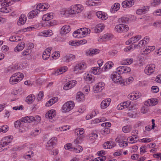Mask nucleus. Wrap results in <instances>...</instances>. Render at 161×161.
<instances>
[{"instance_id": "c9c22d12", "label": "nucleus", "mask_w": 161, "mask_h": 161, "mask_svg": "<svg viewBox=\"0 0 161 161\" xmlns=\"http://www.w3.org/2000/svg\"><path fill=\"white\" fill-rule=\"evenodd\" d=\"M35 98V97L32 95H29L26 99V101L27 102L32 103Z\"/></svg>"}, {"instance_id": "f704fd0d", "label": "nucleus", "mask_w": 161, "mask_h": 161, "mask_svg": "<svg viewBox=\"0 0 161 161\" xmlns=\"http://www.w3.org/2000/svg\"><path fill=\"white\" fill-rule=\"evenodd\" d=\"M141 38V36L140 35H138L135 37H132L130 38L131 41V44H133L137 42L138 40H140Z\"/></svg>"}, {"instance_id": "7c9ffc66", "label": "nucleus", "mask_w": 161, "mask_h": 161, "mask_svg": "<svg viewBox=\"0 0 161 161\" xmlns=\"http://www.w3.org/2000/svg\"><path fill=\"white\" fill-rule=\"evenodd\" d=\"M120 5L119 3H115L114 6L112 7L110 10L111 12L112 13H114L115 11L118 10L120 8Z\"/></svg>"}, {"instance_id": "9b49d317", "label": "nucleus", "mask_w": 161, "mask_h": 161, "mask_svg": "<svg viewBox=\"0 0 161 161\" xmlns=\"http://www.w3.org/2000/svg\"><path fill=\"white\" fill-rule=\"evenodd\" d=\"M49 7V5L47 3H45L43 4L40 3L36 6V9L37 11H43L47 9Z\"/></svg>"}, {"instance_id": "f3484780", "label": "nucleus", "mask_w": 161, "mask_h": 161, "mask_svg": "<svg viewBox=\"0 0 161 161\" xmlns=\"http://www.w3.org/2000/svg\"><path fill=\"white\" fill-rule=\"evenodd\" d=\"M158 103V101L156 99H148L145 103V105L147 106H153L157 104Z\"/></svg>"}, {"instance_id": "a19ab883", "label": "nucleus", "mask_w": 161, "mask_h": 161, "mask_svg": "<svg viewBox=\"0 0 161 161\" xmlns=\"http://www.w3.org/2000/svg\"><path fill=\"white\" fill-rule=\"evenodd\" d=\"M86 4L89 6H96L97 3L94 0H89L86 1Z\"/></svg>"}, {"instance_id": "13d9d810", "label": "nucleus", "mask_w": 161, "mask_h": 161, "mask_svg": "<svg viewBox=\"0 0 161 161\" xmlns=\"http://www.w3.org/2000/svg\"><path fill=\"white\" fill-rule=\"evenodd\" d=\"M24 107L23 105H21L19 106H15L13 107V109L15 110H19L20 109L22 110L23 109Z\"/></svg>"}, {"instance_id": "7ed1b4c3", "label": "nucleus", "mask_w": 161, "mask_h": 161, "mask_svg": "<svg viewBox=\"0 0 161 161\" xmlns=\"http://www.w3.org/2000/svg\"><path fill=\"white\" fill-rule=\"evenodd\" d=\"M24 77V75L20 72L16 73L10 77L9 82L11 84H15L20 81Z\"/></svg>"}, {"instance_id": "f03ea898", "label": "nucleus", "mask_w": 161, "mask_h": 161, "mask_svg": "<svg viewBox=\"0 0 161 161\" xmlns=\"http://www.w3.org/2000/svg\"><path fill=\"white\" fill-rule=\"evenodd\" d=\"M90 30L87 28H81L75 31L73 34V36L75 37L80 38L84 36V35L89 34Z\"/></svg>"}, {"instance_id": "cd10ccee", "label": "nucleus", "mask_w": 161, "mask_h": 161, "mask_svg": "<svg viewBox=\"0 0 161 161\" xmlns=\"http://www.w3.org/2000/svg\"><path fill=\"white\" fill-rule=\"evenodd\" d=\"M75 58V56L72 54H70L64 56L63 59V61L69 62L73 60Z\"/></svg>"}, {"instance_id": "bb28decb", "label": "nucleus", "mask_w": 161, "mask_h": 161, "mask_svg": "<svg viewBox=\"0 0 161 161\" xmlns=\"http://www.w3.org/2000/svg\"><path fill=\"white\" fill-rule=\"evenodd\" d=\"M38 14V11L36 9L33 10L31 11L28 14V17L29 19L33 18L37 16Z\"/></svg>"}, {"instance_id": "39448f33", "label": "nucleus", "mask_w": 161, "mask_h": 161, "mask_svg": "<svg viewBox=\"0 0 161 161\" xmlns=\"http://www.w3.org/2000/svg\"><path fill=\"white\" fill-rule=\"evenodd\" d=\"M83 9V7L80 4H78L72 6L69 10V13L72 14H75L80 13Z\"/></svg>"}, {"instance_id": "a211bd4d", "label": "nucleus", "mask_w": 161, "mask_h": 161, "mask_svg": "<svg viewBox=\"0 0 161 161\" xmlns=\"http://www.w3.org/2000/svg\"><path fill=\"white\" fill-rule=\"evenodd\" d=\"M111 99H109L107 100L105 99L103 100L101 104V108L102 109H103L106 108L110 104Z\"/></svg>"}, {"instance_id": "a878e982", "label": "nucleus", "mask_w": 161, "mask_h": 161, "mask_svg": "<svg viewBox=\"0 0 161 161\" xmlns=\"http://www.w3.org/2000/svg\"><path fill=\"white\" fill-rule=\"evenodd\" d=\"M104 26L102 24H100L97 25L94 29V32L96 33L101 32L104 29Z\"/></svg>"}, {"instance_id": "2f4dec72", "label": "nucleus", "mask_w": 161, "mask_h": 161, "mask_svg": "<svg viewBox=\"0 0 161 161\" xmlns=\"http://www.w3.org/2000/svg\"><path fill=\"white\" fill-rule=\"evenodd\" d=\"M84 94L82 92H79L77 93L76 98L78 101H81L84 100Z\"/></svg>"}, {"instance_id": "37998d69", "label": "nucleus", "mask_w": 161, "mask_h": 161, "mask_svg": "<svg viewBox=\"0 0 161 161\" xmlns=\"http://www.w3.org/2000/svg\"><path fill=\"white\" fill-rule=\"evenodd\" d=\"M72 149L75 150L76 153H79L83 150L82 147L80 146H77L76 147L72 148Z\"/></svg>"}, {"instance_id": "bf43d9fd", "label": "nucleus", "mask_w": 161, "mask_h": 161, "mask_svg": "<svg viewBox=\"0 0 161 161\" xmlns=\"http://www.w3.org/2000/svg\"><path fill=\"white\" fill-rule=\"evenodd\" d=\"M43 97V92H40L38 95V97L37 99L38 100H41L42 97Z\"/></svg>"}, {"instance_id": "c03bdc74", "label": "nucleus", "mask_w": 161, "mask_h": 161, "mask_svg": "<svg viewBox=\"0 0 161 161\" xmlns=\"http://www.w3.org/2000/svg\"><path fill=\"white\" fill-rule=\"evenodd\" d=\"M148 106L147 105H145V106L142 107L141 110V112L143 114H145L149 110Z\"/></svg>"}, {"instance_id": "6e6552de", "label": "nucleus", "mask_w": 161, "mask_h": 161, "mask_svg": "<svg viewBox=\"0 0 161 161\" xmlns=\"http://www.w3.org/2000/svg\"><path fill=\"white\" fill-rule=\"evenodd\" d=\"M155 65L152 64L148 65L145 68L144 72L147 75H150L154 71Z\"/></svg>"}, {"instance_id": "9d476101", "label": "nucleus", "mask_w": 161, "mask_h": 161, "mask_svg": "<svg viewBox=\"0 0 161 161\" xmlns=\"http://www.w3.org/2000/svg\"><path fill=\"white\" fill-rule=\"evenodd\" d=\"M57 139L55 137L52 138L50 140L47 142V145H46V149H51V148L54 145H55L57 142Z\"/></svg>"}, {"instance_id": "603ef678", "label": "nucleus", "mask_w": 161, "mask_h": 161, "mask_svg": "<svg viewBox=\"0 0 161 161\" xmlns=\"http://www.w3.org/2000/svg\"><path fill=\"white\" fill-rule=\"evenodd\" d=\"M1 5L2 7L0 9V11L2 12H3V11H5L8 6L7 5H6L5 3H4V2L1 3Z\"/></svg>"}, {"instance_id": "3c124183", "label": "nucleus", "mask_w": 161, "mask_h": 161, "mask_svg": "<svg viewBox=\"0 0 161 161\" xmlns=\"http://www.w3.org/2000/svg\"><path fill=\"white\" fill-rule=\"evenodd\" d=\"M124 66H120L117 68L116 70L120 74L124 73Z\"/></svg>"}, {"instance_id": "69168bd1", "label": "nucleus", "mask_w": 161, "mask_h": 161, "mask_svg": "<svg viewBox=\"0 0 161 161\" xmlns=\"http://www.w3.org/2000/svg\"><path fill=\"white\" fill-rule=\"evenodd\" d=\"M155 80L158 83H161V74L158 75L156 77Z\"/></svg>"}, {"instance_id": "5fc2aeb1", "label": "nucleus", "mask_w": 161, "mask_h": 161, "mask_svg": "<svg viewBox=\"0 0 161 161\" xmlns=\"http://www.w3.org/2000/svg\"><path fill=\"white\" fill-rule=\"evenodd\" d=\"M19 37V36H17V37L13 36L10 37L9 40L11 42H17L21 40V39H18V40H17V39H16L17 38Z\"/></svg>"}, {"instance_id": "20e7f679", "label": "nucleus", "mask_w": 161, "mask_h": 161, "mask_svg": "<svg viewBox=\"0 0 161 161\" xmlns=\"http://www.w3.org/2000/svg\"><path fill=\"white\" fill-rule=\"evenodd\" d=\"M75 104L72 101H69L64 103L62 108L63 113L68 112L72 109L74 107Z\"/></svg>"}, {"instance_id": "1a4fd4ad", "label": "nucleus", "mask_w": 161, "mask_h": 161, "mask_svg": "<svg viewBox=\"0 0 161 161\" xmlns=\"http://www.w3.org/2000/svg\"><path fill=\"white\" fill-rule=\"evenodd\" d=\"M112 78L114 82L116 83H122L121 77L120 76V74L117 72V71L114 72L112 75Z\"/></svg>"}, {"instance_id": "774afa93", "label": "nucleus", "mask_w": 161, "mask_h": 161, "mask_svg": "<svg viewBox=\"0 0 161 161\" xmlns=\"http://www.w3.org/2000/svg\"><path fill=\"white\" fill-rule=\"evenodd\" d=\"M69 84L68 83H66L64 87V90H67L70 89V86H69Z\"/></svg>"}, {"instance_id": "338daca9", "label": "nucleus", "mask_w": 161, "mask_h": 161, "mask_svg": "<svg viewBox=\"0 0 161 161\" xmlns=\"http://www.w3.org/2000/svg\"><path fill=\"white\" fill-rule=\"evenodd\" d=\"M134 79L132 77H129L126 80V83L128 84H129L130 83L132 82L133 80Z\"/></svg>"}, {"instance_id": "864d4df0", "label": "nucleus", "mask_w": 161, "mask_h": 161, "mask_svg": "<svg viewBox=\"0 0 161 161\" xmlns=\"http://www.w3.org/2000/svg\"><path fill=\"white\" fill-rule=\"evenodd\" d=\"M52 47H49L47 48L44 52L43 53L45 54L46 55H49V56H50V51L52 49Z\"/></svg>"}, {"instance_id": "473e14b6", "label": "nucleus", "mask_w": 161, "mask_h": 161, "mask_svg": "<svg viewBox=\"0 0 161 161\" xmlns=\"http://www.w3.org/2000/svg\"><path fill=\"white\" fill-rule=\"evenodd\" d=\"M114 64L112 62L109 61L107 63L104 65V67L102 69L104 71H106V69H109L111 68L112 67V66Z\"/></svg>"}, {"instance_id": "09e8293b", "label": "nucleus", "mask_w": 161, "mask_h": 161, "mask_svg": "<svg viewBox=\"0 0 161 161\" xmlns=\"http://www.w3.org/2000/svg\"><path fill=\"white\" fill-rule=\"evenodd\" d=\"M143 45H145V42L143 40H142L139 42L138 45H134V47L137 48L142 47Z\"/></svg>"}, {"instance_id": "412c9836", "label": "nucleus", "mask_w": 161, "mask_h": 161, "mask_svg": "<svg viewBox=\"0 0 161 161\" xmlns=\"http://www.w3.org/2000/svg\"><path fill=\"white\" fill-rule=\"evenodd\" d=\"M58 100L57 97H53L47 102L46 105L47 107L51 106L53 104L56 103Z\"/></svg>"}, {"instance_id": "393cba45", "label": "nucleus", "mask_w": 161, "mask_h": 161, "mask_svg": "<svg viewBox=\"0 0 161 161\" xmlns=\"http://www.w3.org/2000/svg\"><path fill=\"white\" fill-rule=\"evenodd\" d=\"M25 46V44L24 42H21L18 44L17 46L14 48L15 52L21 51L23 49Z\"/></svg>"}, {"instance_id": "dca6fc26", "label": "nucleus", "mask_w": 161, "mask_h": 161, "mask_svg": "<svg viewBox=\"0 0 161 161\" xmlns=\"http://www.w3.org/2000/svg\"><path fill=\"white\" fill-rule=\"evenodd\" d=\"M56 112L54 110H51L49 111L47 113L45 114V117L47 118H48L50 119H52L56 114Z\"/></svg>"}, {"instance_id": "052dcab7", "label": "nucleus", "mask_w": 161, "mask_h": 161, "mask_svg": "<svg viewBox=\"0 0 161 161\" xmlns=\"http://www.w3.org/2000/svg\"><path fill=\"white\" fill-rule=\"evenodd\" d=\"M76 81L75 80L70 81L68 82V83L69 84V86H70V88H72L76 84Z\"/></svg>"}, {"instance_id": "5701e85b", "label": "nucleus", "mask_w": 161, "mask_h": 161, "mask_svg": "<svg viewBox=\"0 0 161 161\" xmlns=\"http://www.w3.org/2000/svg\"><path fill=\"white\" fill-rule=\"evenodd\" d=\"M155 49V47L147 46L143 49V51L145 54H147Z\"/></svg>"}, {"instance_id": "f257e3e1", "label": "nucleus", "mask_w": 161, "mask_h": 161, "mask_svg": "<svg viewBox=\"0 0 161 161\" xmlns=\"http://www.w3.org/2000/svg\"><path fill=\"white\" fill-rule=\"evenodd\" d=\"M35 120V117L32 116H27L21 118L20 120L15 121L14 123V126L16 128L21 127L22 122L30 123Z\"/></svg>"}, {"instance_id": "2eb2a0df", "label": "nucleus", "mask_w": 161, "mask_h": 161, "mask_svg": "<svg viewBox=\"0 0 161 161\" xmlns=\"http://www.w3.org/2000/svg\"><path fill=\"white\" fill-rule=\"evenodd\" d=\"M96 14L98 18L103 20H105L108 18L107 14H105L104 12L98 11L96 12Z\"/></svg>"}, {"instance_id": "b1692460", "label": "nucleus", "mask_w": 161, "mask_h": 161, "mask_svg": "<svg viewBox=\"0 0 161 161\" xmlns=\"http://www.w3.org/2000/svg\"><path fill=\"white\" fill-rule=\"evenodd\" d=\"M53 18V14H47L43 15L42 20L44 21H49Z\"/></svg>"}, {"instance_id": "f8f14e48", "label": "nucleus", "mask_w": 161, "mask_h": 161, "mask_svg": "<svg viewBox=\"0 0 161 161\" xmlns=\"http://www.w3.org/2000/svg\"><path fill=\"white\" fill-rule=\"evenodd\" d=\"M112 38V36L110 34H104L101 36L98 40L99 42L108 41Z\"/></svg>"}, {"instance_id": "49530a36", "label": "nucleus", "mask_w": 161, "mask_h": 161, "mask_svg": "<svg viewBox=\"0 0 161 161\" xmlns=\"http://www.w3.org/2000/svg\"><path fill=\"white\" fill-rule=\"evenodd\" d=\"M133 61L132 58H128L124 61V64L125 65H128L131 64Z\"/></svg>"}, {"instance_id": "6e6d98bb", "label": "nucleus", "mask_w": 161, "mask_h": 161, "mask_svg": "<svg viewBox=\"0 0 161 161\" xmlns=\"http://www.w3.org/2000/svg\"><path fill=\"white\" fill-rule=\"evenodd\" d=\"M131 102L130 101H127L126 102H124L122 104L124 107L125 108H126L128 107L130 104Z\"/></svg>"}, {"instance_id": "0eeeda50", "label": "nucleus", "mask_w": 161, "mask_h": 161, "mask_svg": "<svg viewBox=\"0 0 161 161\" xmlns=\"http://www.w3.org/2000/svg\"><path fill=\"white\" fill-rule=\"evenodd\" d=\"M105 84L103 82H100L97 84L93 87V90L95 93L101 92L104 88Z\"/></svg>"}, {"instance_id": "4be33fe9", "label": "nucleus", "mask_w": 161, "mask_h": 161, "mask_svg": "<svg viewBox=\"0 0 161 161\" xmlns=\"http://www.w3.org/2000/svg\"><path fill=\"white\" fill-rule=\"evenodd\" d=\"M26 17L24 14H22L19 17L17 24L18 25H24L26 21Z\"/></svg>"}, {"instance_id": "79ce46f5", "label": "nucleus", "mask_w": 161, "mask_h": 161, "mask_svg": "<svg viewBox=\"0 0 161 161\" xmlns=\"http://www.w3.org/2000/svg\"><path fill=\"white\" fill-rule=\"evenodd\" d=\"M100 69V68L95 67L92 68L91 69L92 70V72L93 74L96 75H99V70Z\"/></svg>"}, {"instance_id": "8fccbe9b", "label": "nucleus", "mask_w": 161, "mask_h": 161, "mask_svg": "<svg viewBox=\"0 0 161 161\" xmlns=\"http://www.w3.org/2000/svg\"><path fill=\"white\" fill-rule=\"evenodd\" d=\"M84 137H83V136H79L74 141V143L75 144H78L80 143V142L79 141V140L80 141H81Z\"/></svg>"}, {"instance_id": "4d7b16f0", "label": "nucleus", "mask_w": 161, "mask_h": 161, "mask_svg": "<svg viewBox=\"0 0 161 161\" xmlns=\"http://www.w3.org/2000/svg\"><path fill=\"white\" fill-rule=\"evenodd\" d=\"M160 3V0H153V1L152 3V5L155 6L158 5Z\"/></svg>"}, {"instance_id": "680f3d73", "label": "nucleus", "mask_w": 161, "mask_h": 161, "mask_svg": "<svg viewBox=\"0 0 161 161\" xmlns=\"http://www.w3.org/2000/svg\"><path fill=\"white\" fill-rule=\"evenodd\" d=\"M69 44L70 45L74 46H78L79 43L78 42H76L75 41H70L69 42Z\"/></svg>"}, {"instance_id": "58836bf2", "label": "nucleus", "mask_w": 161, "mask_h": 161, "mask_svg": "<svg viewBox=\"0 0 161 161\" xmlns=\"http://www.w3.org/2000/svg\"><path fill=\"white\" fill-rule=\"evenodd\" d=\"M98 136L97 134L96 133H92L90 135L89 140L92 141L94 142Z\"/></svg>"}, {"instance_id": "c756f323", "label": "nucleus", "mask_w": 161, "mask_h": 161, "mask_svg": "<svg viewBox=\"0 0 161 161\" xmlns=\"http://www.w3.org/2000/svg\"><path fill=\"white\" fill-rule=\"evenodd\" d=\"M99 50L97 49H90L88 52H87V54L89 56H92L95 54L98 53Z\"/></svg>"}, {"instance_id": "c85d7f7f", "label": "nucleus", "mask_w": 161, "mask_h": 161, "mask_svg": "<svg viewBox=\"0 0 161 161\" xmlns=\"http://www.w3.org/2000/svg\"><path fill=\"white\" fill-rule=\"evenodd\" d=\"M148 8L147 6H144L142 9L137 10L136 13L138 14H143L145 13L148 10Z\"/></svg>"}, {"instance_id": "e433bc0d", "label": "nucleus", "mask_w": 161, "mask_h": 161, "mask_svg": "<svg viewBox=\"0 0 161 161\" xmlns=\"http://www.w3.org/2000/svg\"><path fill=\"white\" fill-rule=\"evenodd\" d=\"M52 31L50 30L44 31L43 32L42 34L45 36H51L53 34Z\"/></svg>"}, {"instance_id": "72a5a7b5", "label": "nucleus", "mask_w": 161, "mask_h": 161, "mask_svg": "<svg viewBox=\"0 0 161 161\" xmlns=\"http://www.w3.org/2000/svg\"><path fill=\"white\" fill-rule=\"evenodd\" d=\"M134 1L133 0H127L123 2L122 4L125 5L127 7H131L134 4Z\"/></svg>"}, {"instance_id": "4c0bfd02", "label": "nucleus", "mask_w": 161, "mask_h": 161, "mask_svg": "<svg viewBox=\"0 0 161 161\" xmlns=\"http://www.w3.org/2000/svg\"><path fill=\"white\" fill-rule=\"evenodd\" d=\"M129 21V18L127 17H123L120 19H119V22L121 24H123L127 23Z\"/></svg>"}, {"instance_id": "6ab92c4d", "label": "nucleus", "mask_w": 161, "mask_h": 161, "mask_svg": "<svg viewBox=\"0 0 161 161\" xmlns=\"http://www.w3.org/2000/svg\"><path fill=\"white\" fill-rule=\"evenodd\" d=\"M86 67V65L83 64H80L76 65L74 68V71L76 73H77V71L79 70H82L85 69Z\"/></svg>"}, {"instance_id": "4468645a", "label": "nucleus", "mask_w": 161, "mask_h": 161, "mask_svg": "<svg viewBox=\"0 0 161 161\" xmlns=\"http://www.w3.org/2000/svg\"><path fill=\"white\" fill-rule=\"evenodd\" d=\"M115 143L112 141H107L103 144V147L105 149H111L114 147Z\"/></svg>"}, {"instance_id": "423d86ee", "label": "nucleus", "mask_w": 161, "mask_h": 161, "mask_svg": "<svg viewBox=\"0 0 161 161\" xmlns=\"http://www.w3.org/2000/svg\"><path fill=\"white\" fill-rule=\"evenodd\" d=\"M129 29L128 25L123 24H120L116 25L115 27V31L119 32H126Z\"/></svg>"}, {"instance_id": "0e129e2a", "label": "nucleus", "mask_w": 161, "mask_h": 161, "mask_svg": "<svg viewBox=\"0 0 161 161\" xmlns=\"http://www.w3.org/2000/svg\"><path fill=\"white\" fill-rule=\"evenodd\" d=\"M124 73H128L130 71L131 69L130 67L127 66H124Z\"/></svg>"}, {"instance_id": "aec40b11", "label": "nucleus", "mask_w": 161, "mask_h": 161, "mask_svg": "<svg viewBox=\"0 0 161 161\" xmlns=\"http://www.w3.org/2000/svg\"><path fill=\"white\" fill-rule=\"evenodd\" d=\"M70 31V26L68 25H66L62 27L60 33L62 34H66L69 32Z\"/></svg>"}, {"instance_id": "a18cd8bd", "label": "nucleus", "mask_w": 161, "mask_h": 161, "mask_svg": "<svg viewBox=\"0 0 161 161\" xmlns=\"http://www.w3.org/2000/svg\"><path fill=\"white\" fill-rule=\"evenodd\" d=\"M138 139V136L136 135H133L129 140L130 142H133L132 143H135Z\"/></svg>"}, {"instance_id": "ddd939ff", "label": "nucleus", "mask_w": 161, "mask_h": 161, "mask_svg": "<svg viewBox=\"0 0 161 161\" xmlns=\"http://www.w3.org/2000/svg\"><path fill=\"white\" fill-rule=\"evenodd\" d=\"M122 137L121 135H119L117 136L115 139V141L119 143V145L120 147H126L128 145L127 142L125 141H122L120 139L121 137Z\"/></svg>"}, {"instance_id": "e2e57ef3", "label": "nucleus", "mask_w": 161, "mask_h": 161, "mask_svg": "<svg viewBox=\"0 0 161 161\" xmlns=\"http://www.w3.org/2000/svg\"><path fill=\"white\" fill-rule=\"evenodd\" d=\"M152 89L153 90L154 92L156 93L158 92V88L155 86H153L152 87Z\"/></svg>"}, {"instance_id": "de8ad7c7", "label": "nucleus", "mask_w": 161, "mask_h": 161, "mask_svg": "<svg viewBox=\"0 0 161 161\" xmlns=\"http://www.w3.org/2000/svg\"><path fill=\"white\" fill-rule=\"evenodd\" d=\"M128 97L130 100H136L139 98L137 96H136L134 93H131L128 96Z\"/></svg>"}, {"instance_id": "ea45409f", "label": "nucleus", "mask_w": 161, "mask_h": 161, "mask_svg": "<svg viewBox=\"0 0 161 161\" xmlns=\"http://www.w3.org/2000/svg\"><path fill=\"white\" fill-rule=\"evenodd\" d=\"M122 129L124 133H128L130 131V130L131 129V126H130L126 125V126H124L122 128Z\"/></svg>"}]
</instances>
